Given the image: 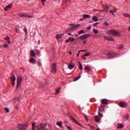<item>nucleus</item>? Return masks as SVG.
<instances>
[{"label":"nucleus","mask_w":130,"mask_h":130,"mask_svg":"<svg viewBox=\"0 0 130 130\" xmlns=\"http://www.w3.org/2000/svg\"><path fill=\"white\" fill-rule=\"evenodd\" d=\"M107 34L111 36H120V32L118 30H110L107 31Z\"/></svg>","instance_id":"obj_1"},{"label":"nucleus","mask_w":130,"mask_h":130,"mask_svg":"<svg viewBox=\"0 0 130 130\" xmlns=\"http://www.w3.org/2000/svg\"><path fill=\"white\" fill-rule=\"evenodd\" d=\"M19 17L20 18H22L23 17H25L28 18V19H33L34 16L33 15H29L28 13H21L19 15Z\"/></svg>","instance_id":"obj_2"},{"label":"nucleus","mask_w":130,"mask_h":130,"mask_svg":"<svg viewBox=\"0 0 130 130\" xmlns=\"http://www.w3.org/2000/svg\"><path fill=\"white\" fill-rule=\"evenodd\" d=\"M22 81H23V78L21 76H18L17 78V87L16 89L19 88V86L21 85V83H22Z\"/></svg>","instance_id":"obj_3"},{"label":"nucleus","mask_w":130,"mask_h":130,"mask_svg":"<svg viewBox=\"0 0 130 130\" xmlns=\"http://www.w3.org/2000/svg\"><path fill=\"white\" fill-rule=\"evenodd\" d=\"M89 37H91V35H90V34H86V35H83L81 36L78 38L80 40H85L86 39H88V38H89Z\"/></svg>","instance_id":"obj_4"},{"label":"nucleus","mask_w":130,"mask_h":130,"mask_svg":"<svg viewBox=\"0 0 130 130\" xmlns=\"http://www.w3.org/2000/svg\"><path fill=\"white\" fill-rule=\"evenodd\" d=\"M57 70V69L56 68V63H53L51 68V73L52 74H56Z\"/></svg>","instance_id":"obj_5"},{"label":"nucleus","mask_w":130,"mask_h":130,"mask_svg":"<svg viewBox=\"0 0 130 130\" xmlns=\"http://www.w3.org/2000/svg\"><path fill=\"white\" fill-rule=\"evenodd\" d=\"M46 127V123H44V124L41 123L37 126V129L38 130H43L44 128H45Z\"/></svg>","instance_id":"obj_6"},{"label":"nucleus","mask_w":130,"mask_h":130,"mask_svg":"<svg viewBox=\"0 0 130 130\" xmlns=\"http://www.w3.org/2000/svg\"><path fill=\"white\" fill-rule=\"evenodd\" d=\"M108 56V58H113V57H115L116 56L115 55V53L113 52H110L107 54Z\"/></svg>","instance_id":"obj_7"},{"label":"nucleus","mask_w":130,"mask_h":130,"mask_svg":"<svg viewBox=\"0 0 130 130\" xmlns=\"http://www.w3.org/2000/svg\"><path fill=\"white\" fill-rule=\"evenodd\" d=\"M119 106L122 108H125V107L127 106V104H126L125 102H120L119 103Z\"/></svg>","instance_id":"obj_8"},{"label":"nucleus","mask_w":130,"mask_h":130,"mask_svg":"<svg viewBox=\"0 0 130 130\" xmlns=\"http://www.w3.org/2000/svg\"><path fill=\"white\" fill-rule=\"evenodd\" d=\"M80 24H77V25H75V24H70V26H72V27H71L70 28V29L71 30H76V29H77V28H79V26H80Z\"/></svg>","instance_id":"obj_9"},{"label":"nucleus","mask_w":130,"mask_h":130,"mask_svg":"<svg viewBox=\"0 0 130 130\" xmlns=\"http://www.w3.org/2000/svg\"><path fill=\"white\" fill-rule=\"evenodd\" d=\"M10 80L12 83V87H15V85L16 84V83L15 82V81H16V77H15V76L11 77L10 78Z\"/></svg>","instance_id":"obj_10"},{"label":"nucleus","mask_w":130,"mask_h":130,"mask_svg":"<svg viewBox=\"0 0 130 130\" xmlns=\"http://www.w3.org/2000/svg\"><path fill=\"white\" fill-rule=\"evenodd\" d=\"M19 130H25L27 127V125L24 124H19L18 125Z\"/></svg>","instance_id":"obj_11"},{"label":"nucleus","mask_w":130,"mask_h":130,"mask_svg":"<svg viewBox=\"0 0 130 130\" xmlns=\"http://www.w3.org/2000/svg\"><path fill=\"white\" fill-rule=\"evenodd\" d=\"M104 39H105V40H107V41H114V39L113 37H108V36H104Z\"/></svg>","instance_id":"obj_12"},{"label":"nucleus","mask_w":130,"mask_h":130,"mask_svg":"<svg viewBox=\"0 0 130 130\" xmlns=\"http://www.w3.org/2000/svg\"><path fill=\"white\" fill-rule=\"evenodd\" d=\"M12 8H13V4H9L5 8L4 11H6L7 12L9 11L10 9H12Z\"/></svg>","instance_id":"obj_13"},{"label":"nucleus","mask_w":130,"mask_h":130,"mask_svg":"<svg viewBox=\"0 0 130 130\" xmlns=\"http://www.w3.org/2000/svg\"><path fill=\"white\" fill-rule=\"evenodd\" d=\"M104 109H105V105L101 104L99 109V111L100 112H103V111H104Z\"/></svg>","instance_id":"obj_14"},{"label":"nucleus","mask_w":130,"mask_h":130,"mask_svg":"<svg viewBox=\"0 0 130 130\" xmlns=\"http://www.w3.org/2000/svg\"><path fill=\"white\" fill-rule=\"evenodd\" d=\"M101 104H102V105H103V104H104V105H107V104H108V100L106 99H103Z\"/></svg>","instance_id":"obj_15"},{"label":"nucleus","mask_w":130,"mask_h":130,"mask_svg":"<svg viewBox=\"0 0 130 130\" xmlns=\"http://www.w3.org/2000/svg\"><path fill=\"white\" fill-rule=\"evenodd\" d=\"M85 70L86 71L87 73H90V72H92V69L89 66H86L84 68Z\"/></svg>","instance_id":"obj_16"},{"label":"nucleus","mask_w":130,"mask_h":130,"mask_svg":"<svg viewBox=\"0 0 130 130\" xmlns=\"http://www.w3.org/2000/svg\"><path fill=\"white\" fill-rule=\"evenodd\" d=\"M94 120L95 122H99L100 120H101V118L99 116H95L94 117Z\"/></svg>","instance_id":"obj_17"},{"label":"nucleus","mask_w":130,"mask_h":130,"mask_svg":"<svg viewBox=\"0 0 130 130\" xmlns=\"http://www.w3.org/2000/svg\"><path fill=\"white\" fill-rule=\"evenodd\" d=\"M30 55L31 56H33L34 57H35V56H36V53L33 50H30Z\"/></svg>","instance_id":"obj_18"},{"label":"nucleus","mask_w":130,"mask_h":130,"mask_svg":"<svg viewBox=\"0 0 130 130\" xmlns=\"http://www.w3.org/2000/svg\"><path fill=\"white\" fill-rule=\"evenodd\" d=\"M124 127V126L123 125V124H121V123H119L117 125V128H123Z\"/></svg>","instance_id":"obj_19"},{"label":"nucleus","mask_w":130,"mask_h":130,"mask_svg":"<svg viewBox=\"0 0 130 130\" xmlns=\"http://www.w3.org/2000/svg\"><path fill=\"white\" fill-rule=\"evenodd\" d=\"M29 61L31 63L34 64L36 62V60L35 59H34V58H31V59H29Z\"/></svg>","instance_id":"obj_20"},{"label":"nucleus","mask_w":130,"mask_h":130,"mask_svg":"<svg viewBox=\"0 0 130 130\" xmlns=\"http://www.w3.org/2000/svg\"><path fill=\"white\" fill-rule=\"evenodd\" d=\"M4 40H7L8 44H11V41H10V37L7 36L4 38Z\"/></svg>","instance_id":"obj_21"},{"label":"nucleus","mask_w":130,"mask_h":130,"mask_svg":"<svg viewBox=\"0 0 130 130\" xmlns=\"http://www.w3.org/2000/svg\"><path fill=\"white\" fill-rule=\"evenodd\" d=\"M92 20V21H94V22H98V21H99L98 17H97L96 16H93Z\"/></svg>","instance_id":"obj_22"},{"label":"nucleus","mask_w":130,"mask_h":130,"mask_svg":"<svg viewBox=\"0 0 130 130\" xmlns=\"http://www.w3.org/2000/svg\"><path fill=\"white\" fill-rule=\"evenodd\" d=\"M82 17H83L84 19H89V18H90V15H87V14H84L82 15Z\"/></svg>","instance_id":"obj_23"},{"label":"nucleus","mask_w":130,"mask_h":130,"mask_svg":"<svg viewBox=\"0 0 130 130\" xmlns=\"http://www.w3.org/2000/svg\"><path fill=\"white\" fill-rule=\"evenodd\" d=\"M82 115L85 118V120H87V121H89V119H88V116H87V115H86L85 114H82Z\"/></svg>","instance_id":"obj_24"},{"label":"nucleus","mask_w":130,"mask_h":130,"mask_svg":"<svg viewBox=\"0 0 130 130\" xmlns=\"http://www.w3.org/2000/svg\"><path fill=\"white\" fill-rule=\"evenodd\" d=\"M72 120H73V121L75 122V123H77V124H78V125H80V123H79V122H78V121L76 119L73 118Z\"/></svg>","instance_id":"obj_25"},{"label":"nucleus","mask_w":130,"mask_h":130,"mask_svg":"<svg viewBox=\"0 0 130 130\" xmlns=\"http://www.w3.org/2000/svg\"><path fill=\"white\" fill-rule=\"evenodd\" d=\"M68 68L69 70H73V69H74V65L70 64L68 66Z\"/></svg>","instance_id":"obj_26"},{"label":"nucleus","mask_w":130,"mask_h":130,"mask_svg":"<svg viewBox=\"0 0 130 130\" xmlns=\"http://www.w3.org/2000/svg\"><path fill=\"white\" fill-rule=\"evenodd\" d=\"M103 8H105V10H109V6L108 5H103Z\"/></svg>","instance_id":"obj_27"},{"label":"nucleus","mask_w":130,"mask_h":130,"mask_svg":"<svg viewBox=\"0 0 130 130\" xmlns=\"http://www.w3.org/2000/svg\"><path fill=\"white\" fill-rule=\"evenodd\" d=\"M109 13L110 14H113L114 13H116V9H114V10H110Z\"/></svg>","instance_id":"obj_28"},{"label":"nucleus","mask_w":130,"mask_h":130,"mask_svg":"<svg viewBox=\"0 0 130 130\" xmlns=\"http://www.w3.org/2000/svg\"><path fill=\"white\" fill-rule=\"evenodd\" d=\"M84 33H85V31H84V30H81L79 31H78L79 35H81L82 34H84Z\"/></svg>","instance_id":"obj_29"},{"label":"nucleus","mask_w":130,"mask_h":130,"mask_svg":"<svg viewBox=\"0 0 130 130\" xmlns=\"http://www.w3.org/2000/svg\"><path fill=\"white\" fill-rule=\"evenodd\" d=\"M60 90V87H59L56 89L55 94H58L59 93V91Z\"/></svg>","instance_id":"obj_30"},{"label":"nucleus","mask_w":130,"mask_h":130,"mask_svg":"<svg viewBox=\"0 0 130 130\" xmlns=\"http://www.w3.org/2000/svg\"><path fill=\"white\" fill-rule=\"evenodd\" d=\"M98 114H99V117H100L101 118L102 117H103V114L101 113L100 112H98Z\"/></svg>","instance_id":"obj_31"},{"label":"nucleus","mask_w":130,"mask_h":130,"mask_svg":"<svg viewBox=\"0 0 130 130\" xmlns=\"http://www.w3.org/2000/svg\"><path fill=\"white\" fill-rule=\"evenodd\" d=\"M57 125H58V126H61V125H62V122H58L57 123Z\"/></svg>","instance_id":"obj_32"},{"label":"nucleus","mask_w":130,"mask_h":130,"mask_svg":"<svg viewBox=\"0 0 130 130\" xmlns=\"http://www.w3.org/2000/svg\"><path fill=\"white\" fill-rule=\"evenodd\" d=\"M124 118H125V119H128L129 118V116H128V115L126 114V115H125L124 116Z\"/></svg>","instance_id":"obj_33"},{"label":"nucleus","mask_w":130,"mask_h":130,"mask_svg":"<svg viewBox=\"0 0 130 130\" xmlns=\"http://www.w3.org/2000/svg\"><path fill=\"white\" fill-rule=\"evenodd\" d=\"M79 70H83V66H82L81 62H79Z\"/></svg>","instance_id":"obj_34"},{"label":"nucleus","mask_w":130,"mask_h":130,"mask_svg":"<svg viewBox=\"0 0 130 130\" xmlns=\"http://www.w3.org/2000/svg\"><path fill=\"white\" fill-rule=\"evenodd\" d=\"M93 32L94 34H98V30L95 28L93 29Z\"/></svg>","instance_id":"obj_35"},{"label":"nucleus","mask_w":130,"mask_h":130,"mask_svg":"<svg viewBox=\"0 0 130 130\" xmlns=\"http://www.w3.org/2000/svg\"><path fill=\"white\" fill-rule=\"evenodd\" d=\"M35 52H36V54H38V55L40 54V51H39V50H36Z\"/></svg>","instance_id":"obj_36"},{"label":"nucleus","mask_w":130,"mask_h":130,"mask_svg":"<svg viewBox=\"0 0 130 130\" xmlns=\"http://www.w3.org/2000/svg\"><path fill=\"white\" fill-rule=\"evenodd\" d=\"M4 110H5L6 112H7V113H9V112H10V110H9L8 108H5Z\"/></svg>","instance_id":"obj_37"},{"label":"nucleus","mask_w":130,"mask_h":130,"mask_svg":"<svg viewBox=\"0 0 130 130\" xmlns=\"http://www.w3.org/2000/svg\"><path fill=\"white\" fill-rule=\"evenodd\" d=\"M56 38L57 39H59V38H61V35H59V34L57 35Z\"/></svg>","instance_id":"obj_38"},{"label":"nucleus","mask_w":130,"mask_h":130,"mask_svg":"<svg viewBox=\"0 0 130 130\" xmlns=\"http://www.w3.org/2000/svg\"><path fill=\"white\" fill-rule=\"evenodd\" d=\"M80 78H81V76H79L78 77L75 78L74 79V81L76 82V81H78V80H79Z\"/></svg>","instance_id":"obj_39"},{"label":"nucleus","mask_w":130,"mask_h":130,"mask_svg":"<svg viewBox=\"0 0 130 130\" xmlns=\"http://www.w3.org/2000/svg\"><path fill=\"white\" fill-rule=\"evenodd\" d=\"M32 130H35V123H32Z\"/></svg>","instance_id":"obj_40"},{"label":"nucleus","mask_w":130,"mask_h":130,"mask_svg":"<svg viewBox=\"0 0 130 130\" xmlns=\"http://www.w3.org/2000/svg\"><path fill=\"white\" fill-rule=\"evenodd\" d=\"M85 56H90L91 55V53H86L85 54H84Z\"/></svg>","instance_id":"obj_41"},{"label":"nucleus","mask_w":130,"mask_h":130,"mask_svg":"<svg viewBox=\"0 0 130 130\" xmlns=\"http://www.w3.org/2000/svg\"><path fill=\"white\" fill-rule=\"evenodd\" d=\"M123 48V45H121L118 47V49H122Z\"/></svg>","instance_id":"obj_42"},{"label":"nucleus","mask_w":130,"mask_h":130,"mask_svg":"<svg viewBox=\"0 0 130 130\" xmlns=\"http://www.w3.org/2000/svg\"><path fill=\"white\" fill-rule=\"evenodd\" d=\"M24 31L25 33V35H28V31L27 30V29L24 28Z\"/></svg>","instance_id":"obj_43"},{"label":"nucleus","mask_w":130,"mask_h":130,"mask_svg":"<svg viewBox=\"0 0 130 130\" xmlns=\"http://www.w3.org/2000/svg\"><path fill=\"white\" fill-rule=\"evenodd\" d=\"M82 57L84 60H86V59H87V58H86V56L84 54L82 55Z\"/></svg>","instance_id":"obj_44"},{"label":"nucleus","mask_w":130,"mask_h":130,"mask_svg":"<svg viewBox=\"0 0 130 130\" xmlns=\"http://www.w3.org/2000/svg\"><path fill=\"white\" fill-rule=\"evenodd\" d=\"M104 26H109V24H108V23L107 22H105L104 23Z\"/></svg>","instance_id":"obj_45"},{"label":"nucleus","mask_w":130,"mask_h":130,"mask_svg":"<svg viewBox=\"0 0 130 130\" xmlns=\"http://www.w3.org/2000/svg\"><path fill=\"white\" fill-rule=\"evenodd\" d=\"M3 46V47H6V48H8V47H9V46L7 44H4Z\"/></svg>","instance_id":"obj_46"},{"label":"nucleus","mask_w":130,"mask_h":130,"mask_svg":"<svg viewBox=\"0 0 130 130\" xmlns=\"http://www.w3.org/2000/svg\"><path fill=\"white\" fill-rule=\"evenodd\" d=\"M98 24H99V22H96L95 23L93 24V27H96L97 26V25H98Z\"/></svg>","instance_id":"obj_47"},{"label":"nucleus","mask_w":130,"mask_h":130,"mask_svg":"<svg viewBox=\"0 0 130 130\" xmlns=\"http://www.w3.org/2000/svg\"><path fill=\"white\" fill-rule=\"evenodd\" d=\"M66 126H67L68 129H69V130H73V129H72V127H71L70 126H69L68 125H66Z\"/></svg>","instance_id":"obj_48"},{"label":"nucleus","mask_w":130,"mask_h":130,"mask_svg":"<svg viewBox=\"0 0 130 130\" xmlns=\"http://www.w3.org/2000/svg\"><path fill=\"white\" fill-rule=\"evenodd\" d=\"M104 11H105V10H97V11L98 12H100V13H103V12H104Z\"/></svg>","instance_id":"obj_49"},{"label":"nucleus","mask_w":130,"mask_h":130,"mask_svg":"<svg viewBox=\"0 0 130 130\" xmlns=\"http://www.w3.org/2000/svg\"><path fill=\"white\" fill-rule=\"evenodd\" d=\"M71 38V39H70L71 42H73L75 41V39H74V38Z\"/></svg>","instance_id":"obj_50"},{"label":"nucleus","mask_w":130,"mask_h":130,"mask_svg":"<svg viewBox=\"0 0 130 130\" xmlns=\"http://www.w3.org/2000/svg\"><path fill=\"white\" fill-rule=\"evenodd\" d=\"M72 38H69V39H68V40H67L66 41V42L67 43V42H70V41L71 40V39Z\"/></svg>","instance_id":"obj_51"},{"label":"nucleus","mask_w":130,"mask_h":130,"mask_svg":"<svg viewBox=\"0 0 130 130\" xmlns=\"http://www.w3.org/2000/svg\"><path fill=\"white\" fill-rule=\"evenodd\" d=\"M91 26H89L88 27H87V29L88 30H91Z\"/></svg>","instance_id":"obj_52"},{"label":"nucleus","mask_w":130,"mask_h":130,"mask_svg":"<svg viewBox=\"0 0 130 130\" xmlns=\"http://www.w3.org/2000/svg\"><path fill=\"white\" fill-rule=\"evenodd\" d=\"M83 44H86V43H87V41H86V40H83Z\"/></svg>","instance_id":"obj_53"},{"label":"nucleus","mask_w":130,"mask_h":130,"mask_svg":"<svg viewBox=\"0 0 130 130\" xmlns=\"http://www.w3.org/2000/svg\"><path fill=\"white\" fill-rule=\"evenodd\" d=\"M15 31H16V33H18V32H19V29H18V28L15 29Z\"/></svg>","instance_id":"obj_54"},{"label":"nucleus","mask_w":130,"mask_h":130,"mask_svg":"<svg viewBox=\"0 0 130 130\" xmlns=\"http://www.w3.org/2000/svg\"><path fill=\"white\" fill-rule=\"evenodd\" d=\"M84 51H85V50H80L79 51V52H84Z\"/></svg>","instance_id":"obj_55"},{"label":"nucleus","mask_w":130,"mask_h":130,"mask_svg":"<svg viewBox=\"0 0 130 130\" xmlns=\"http://www.w3.org/2000/svg\"><path fill=\"white\" fill-rule=\"evenodd\" d=\"M79 55H80V52H79L77 53V56H78V57H79Z\"/></svg>","instance_id":"obj_56"},{"label":"nucleus","mask_w":130,"mask_h":130,"mask_svg":"<svg viewBox=\"0 0 130 130\" xmlns=\"http://www.w3.org/2000/svg\"><path fill=\"white\" fill-rule=\"evenodd\" d=\"M42 3H44L46 2V0H41Z\"/></svg>","instance_id":"obj_57"},{"label":"nucleus","mask_w":130,"mask_h":130,"mask_svg":"<svg viewBox=\"0 0 130 130\" xmlns=\"http://www.w3.org/2000/svg\"><path fill=\"white\" fill-rule=\"evenodd\" d=\"M68 35H69V36H72V34L71 33H68Z\"/></svg>","instance_id":"obj_58"},{"label":"nucleus","mask_w":130,"mask_h":130,"mask_svg":"<svg viewBox=\"0 0 130 130\" xmlns=\"http://www.w3.org/2000/svg\"><path fill=\"white\" fill-rule=\"evenodd\" d=\"M105 10V12H106V13H107V12H108V10H107V9H104Z\"/></svg>","instance_id":"obj_59"},{"label":"nucleus","mask_w":130,"mask_h":130,"mask_svg":"<svg viewBox=\"0 0 130 130\" xmlns=\"http://www.w3.org/2000/svg\"><path fill=\"white\" fill-rule=\"evenodd\" d=\"M69 54L72 55V51H69Z\"/></svg>","instance_id":"obj_60"},{"label":"nucleus","mask_w":130,"mask_h":130,"mask_svg":"<svg viewBox=\"0 0 130 130\" xmlns=\"http://www.w3.org/2000/svg\"><path fill=\"white\" fill-rule=\"evenodd\" d=\"M128 31L129 32H130V26H129V28H128Z\"/></svg>","instance_id":"obj_61"},{"label":"nucleus","mask_w":130,"mask_h":130,"mask_svg":"<svg viewBox=\"0 0 130 130\" xmlns=\"http://www.w3.org/2000/svg\"><path fill=\"white\" fill-rule=\"evenodd\" d=\"M75 35V36H76V37H78L79 36V35Z\"/></svg>","instance_id":"obj_62"},{"label":"nucleus","mask_w":130,"mask_h":130,"mask_svg":"<svg viewBox=\"0 0 130 130\" xmlns=\"http://www.w3.org/2000/svg\"><path fill=\"white\" fill-rule=\"evenodd\" d=\"M84 20L83 18L80 19V21H83Z\"/></svg>","instance_id":"obj_63"},{"label":"nucleus","mask_w":130,"mask_h":130,"mask_svg":"<svg viewBox=\"0 0 130 130\" xmlns=\"http://www.w3.org/2000/svg\"><path fill=\"white\" fill-rule=\"evenodd\" d=\"M95 130H100V128H96Z\"/></svg>","instance_id":"obj_64"}]
</instances>
